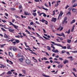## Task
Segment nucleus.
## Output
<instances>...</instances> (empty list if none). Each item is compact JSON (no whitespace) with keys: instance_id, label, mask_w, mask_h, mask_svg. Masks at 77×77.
Masks as SVG:
<instances>
[{"instance_id":"7c9ffc66","label":"nucleus","mask_w":77,"mask_h":77,"mask_svg":"<svg viewBox=\"0 0 77 77\" xmlns=\"http://www.w3.org/2000/svg\"><path fill=\"white\" fill-rule=\"evenodd\" d=\"M5 45H6V44H3V45H1V48H3V47H4V46H5Z\"/></svg>"},{"instance_id":"a878e982","label":"nucleus","mask_w":77,"mask_h":77,"mask_svg":"<svg viewBox=\"0 0 77 77\" xmlns=\"http://www.w3.org/2000/svg\"><path fill=\"white\" fill-rule=\"evenodd\" d=\"M47 49L48 50H49V51H51V48H50V47L49 46H47Z\"/></svg>"},{"instance_id":"de8ad7c7","label":"nucleus","mask_w":77,"mask_h":77,"mask_svg":"<svg viewBox=\"0 0 77 77\" xmlns=\"http://www.w3.org/2000/svg\"><path fill=\"white\" fill-rule=\"evenodd\" d=\"M9 61H10V60H7V63H8L9 64H11V63L9 62Z\"/></svg>"},{"instance_id":"2f4dec72","label":"nucleus","mask_w":77,"mask_h":77,"mask_svg":"<svg viewBox=\"0 0 77 77\" xmlns=\"http://www.w3.org/2000/svg\"><path fill=\"white\" fill-rule=\"evenodd\" d=\"M22 71H23V72L24 73V74H26V71L25 70H22Z\"/></svg>"},{"instance_id":"bb28decb","label":"nucleus","mask_w":77,"mask_h":77,"mask_svg":"<svg viewBox=\"0 0 77 77\" xmlns=\"http://www.w3.org/2000/svg\"><path fill=\"white\" fill-rule=\"evenodd\" d=\"M24 14H25V15H29V13H28V12H25Z\"/></svg>"},{"instance_id":"4c0bfd02","label":"nucleus","mask_w":77,"mask_h":77,"mask_svg":"<svg viewBox=\"0 0 77 77\" xmlns=\"http://www.w3.org/2000/svg\"><path fill=\"white\" fill-rule=\"evenodd\" d=\"M21 8H22V5H20L19 6V9H21Z\"/></svg>"},{"instance_id":"423d86ee","label":"nucleus","mask_w":77,"mask_h":77,"mask_svg":"<svg viewBox=\"0 0 77 77\" xmlns=\"http://www.w3.org/2000/svg\"><path fill=\"white\" fill-rule=\"evenodd\" d=\"M36 34L37 35V36H38V38H41L42 39H44V38H43L41 36H40V35H39L38 33L36 32Z\"/></svg>"},{"instance_id":"79ce46f5","label":"nucleus","mask_w":77,"mask_h":77,"mask_svg":"<svg viewBox=\"0 0 77 77\" xmlns=\"http://www.w3.org/2000/svg\"><path fill=\"white\" fill-rule=\"evenodd\" d=\"M51 47H52V48H53V49H52V50H55V47L53 46H51Z\"/></svg>"},{"instance_id":"052dcab7","label":"nucleus","mask_w":77,"mask_h":77,"mask_svg":"<svg viewBox=\"0 0 77 77\" xmlns=\"http://www.w3.org/2000/svg\"><path fill=\"white\" fill-rule=\"evenodd\" d=\"M35 2H39V0H35Z\"/></svg>"},{"instance_id":"c85d7f7f","label":"nucleus","mask_w":77,"mask_h":77,"mask_svg":"<svg viewBox=\"0 0 77 77\" xmlns=\"http://www.w3.org/2000/svg\"><path fill=\"white\" fill-rule=\"evenodd\" d=\"M43 37L44 38H45V39H47V40H50V39L49 38H48L46 37H45V36H43Z\"/></svg>"},{"instance_id":"6ab92c4d","label":"nucleus","mask_w":77,"mask_h":77,"mask_svg":"<svg viewBox=\"0 0 77 77\" xmlns=\"http://www.w3.org/2000/svg\"><path fill=\"white\" fill-rule=\"evenodd\" d=\"M71 40H69L68 39H67V42L68 43H69V44H70L71 43Z\"/></svg>"},{"instance_id":"2eb2a0df","label":"nucleus","mask_w":77,"mask_h":77,"mask_svg":"<svg viewBox=\"0 0 77 77\" xmlns=\"http://www.w3.org/2000/svg\"><path fill=\"white\" fill-rule=\"evenodd\" d=\"M9 55L10 57H12L13 56V54L11 52H9Z\"/></svg>"},{"instance_id":"6e6d98bb","label":"nucleus","mask_w":77,"mask_h":77,"mask_svg":"<svg viewBox=\"0 0 77 77\" xmlns=\"http://www.w3.org/2000/svg\"><path fill=\"white\" fill-rule=\"evenodd\" d=\"M70 45H69V46H68L67 47V49H70Z\"/></svg>"},{"instance_id":"f8f14e48","label":"nucleus","mask_w":77,"mask_h":77,"mask_svg":"<svg viewBox=\"0 0 77 77\" xmlns=\"http://www.w3.org/2000/svg\"><path fill=\"white\" fill-rule=\"evenodd\" d=\"M13 50L14 51H17V48L14 47L13 48Z\"/></svg>"},{"instance_id":"473e14b6","label":"nucleus","mask_w":77,"mask_h":77,"mask_svg":"<svg viewBox=\"0 0 77 77\" xmlns=\"http://www.w3.org/2000/svg\"><path fill=\"white\" fill-rule=\"evenodd\" d=\"M1 29L2 30V31H3L4 32H6V30H5V29H4V28H1Z\"/></svg>"},{"instance_id":"b1692460","label":"nucleus","mask_w":77,"mask_h":77,"mask_svg":"<svg viewBox=\"0 0 77 77\" xmlns=\"http://www.w3.org/2000/svg\"><path fill=\"white\" fill-rule=\"evenodd\" d=\"M9 32H14V30L12 29H11L9 28L8 29Z\"/></svg>"},{"instance_id":"412c9836","label":"nucleus","mask_w":77,"mask_h":77,"mask_svg":"<svg viewBox=\"0 0 77 77\" xmlns=\"http://www.w3.org/2000/svg\"><path fill=\"white\" fill-rule=\"evenodd\" d=\"M57 63L58 65H59V64L60 63V62L59 61H54L53 63Z\"/></svg>"},{"instance_id":"680f3d73","label":"nucleus","mask_w":77,"mask_h":77,"mask_svg":"<svg viewBox=\"0 0 77 77\" xmlns=\"http://www.w3.org/2000/svg\"><path fill=\"white\" fill-rule=\"evenodd\" d=\"M50 63V62L47 61L45 62V63Z\"/></svg>"},{"instance_id":"e2e57ef3","label":"nucleus","mask_w":77,"mask_h":77,"mask_svg":"<svg viewBox=\"0 0 77 77\" xmlns=\"http://www.w3.org/2000/svg\"><path fill=\"white\" fill-rule=\"evenodd\" d=\"M45 53H46V55H47L48 56H50L49 55V54H48V53H47V52H46Z\"/></svg>"},{"instance_id":"dca6fc26","label":"nucleus","mask_w":77,"mask_h":77,"mask_svg":"<svg viewBox=\"0 0 77 77\" xmlns=\"http://www.w3.org/2000/svg\"><path fill=\"white\" fill-rule=\"evenodd\" d=\"M25 32H27V33L29 34V35H32L30 34V32L29 31H28L27 29L25 31Z\"/></svg>"},{"instance_id":"39448f33","label":"nucleus","mask_w":77,"mask_h":77,"mask_svg":"<svg viewBox=\"0 0 77 77\" xmlns=\"http://www.w3.org/2000/svg\"><path fill=\"white\" fill-rule=\"evenodd\" d=\"M31 62V61H30L28 59H26V63H27V64H30Z\"/></svg>"},{"instance_id":"0eeeda50","label":"nucleus","mask_w":77,"mask_h":77,"mask_svg":"<svg viewBox=\"0 0 77 77\" xmlns=\"http://www.w3.org/2000/svg\"><path fill=\"white\" fill-rule=\"evenodd\" d=\"M66 63H68V60H64V61H63V63H64V64H66Z\"/></svg>"},{"instance_id":"f257e3e1","label":"nucleus","mask_w":77,"mask_h":77,"mask_svg":"<svg viewBox=\"0 0 77 77\" xmlns=\"http://www.w3.org/2000/svg\"><path fill=\"white\" fill-rule=\"evenodd\" d=\"M51 42L54 45H57V46H59V47H61L63 49H66V46H64L63 47L62 45H60V44H56V43L53 42Z\"/></svg>"},{"instance_id":"c03bdc74","label":"nucleus","mask_w":77,"mask_h":77,"mask_svg":"<svg viewBox=\"0 0 77 77\" xmlns=\"http://www.w3.org/2000/svg\"><path fill=\"white\" fill-rule=\"evenodd\" d=\"M20 35H18V36H15V38H20Z\"/></svg>"},{"instance_id":"58836bf2","label":"nucleus","mask_w":77,"mask_h":77,"mask_svg":"<svg viewBox=\"0 0 77 77\" xmlns=\"http://www.w3.org/2000/svg\"><path fill=\"white\" fill-rule=\"evenodd\" d=\"M42 9L45 11H48V9H47V8H42Z\"/></svg>"},{"instance_id":"13d9d810","label":"nucleus","mask_w":77,"mask_h":77,"mask_svg":"<svg viewBox=\"0 0 77 77\" xmlns=\"http://www.w3.org/2000/svg\"><path fill=\"white\" fill-rule=\"evenodd\" d=\"M9 49L10 50H12V47L11 46L10 47Z\"/></svg>"},{"instance_id":"774afa93","label":"nucleus","mask_w":77,"mask_h":77,"mask_svg":"<svg viewBox=\"0 0 77 77\" xmlns=\"http://www.w3.org/2000/svg\"><path fill=\"white\" fill-rule=\"evenodd\" d=\"M75 2V0H72V3H74Z\"/></svg>"},{"instance_id":"0e129e2a","label":"nucleus","mask_w":77,"mask_h":77,"mask_svg":"<svg viewBox=\"0 0 77 77\" xmlns=\"http://www.w3.org/2000/svg\"><path fill=\"white\" fill-rule=\"evenodd\" d=\"M69 6L68 5H67L65 7V9H67L68 8H69Z\"/></svg>"},{"instance_id":"603ef678","label":"nucleus","mask_w":77,"mask_h":77,"mask_svg":"<svg viewBox=\"0 0 77 77\" xmlns=\"http://www.w3.org/2000/svg\"><path fill=\"white\" fill-rule=\"evenodd\" d=\"M59 59L60 60H62V61L63 60V58H62V57H60L59 58Z\"/></svg>"},{"instance_id":"37998d69","label":"nucleus","mask_w":77,"mask_h":77,"mask_svg":"<svg viewBox=\"0 0 77 77\" xmlns=\"http://www.w3.org/2000/svg\"><path fill=\"white\" fill-rule=\"evenodd\" d=\"M23 33V36H27V35H26V34L23 32L22 33Z\"/></svg>"},{"instance_id":"4468645a","label":"nucleus","mask_w":77,"mask_h":77,"mask_svg":"<svg viewBox=\"0 0 77 77\" xmlns=\"http://www.w3.org/2000/svg\"><path fill=\"white\" fill-rule=\"evenodd\" d=\"M63 14V12L62 13V11H60V14H59V17L60 16L61 17H62Z\"/></svg>"},{"instance_id":"c756f323","label":"nucleus","mask_w":77,"mask_h":77,"mask_svg":"<svg viewBox=\"0 0 77 77\" xmlns=\"http://www.w3.org/2000/svg\"><path fill=\"white\" fill-rule=\"evenodd\" d=\"M42 75H43V76H44V77H50L49 76H48V75H46L45 74H43Z\"/></svg>"},{"instance_id":"4be33fe9","label":"nucleus","mask_w":77,"mask_h":77,"mask_svg":"<svg viewBox=\"0 0 77 77\" xmlns=\"http://www.w3.org/2000/svg\"><path fill=\"white\" fill-rule=\"evenodd\" d=\"M14 40V41H15L16 42H17V44H18V43H19L20 42V41H19V40H18L15 39Z\"/></svg>"},{"instance_id":"ea45409f","label":"nucleus","mask_w":77,"mask_h":77,"mask_svg":"<svg viewBox=\"0 0 77 77\" xmlns=\"http://www.w3.org/2000/svg\"><path fill=\"white\" fill-rule=\"evenodd\" d=\"M17 56L18 57H20L21 56V54L20 53H18Z\"/></svg>"},{"instance_id":"72a5a7b5","label":"nucleus","mask_w":77,"mask_h":77,"mask_svg":"<svg viewBox=\"0 0 77 77\" xmlns=\"http://www.w3.org/2000/svg\"><path fill=\"white\" fill-rule=\"evenodd\" d=\"M73 71H74L75 72H77V70H76V69L75 68H73L72 69Z\"/></svg>"},{"instance_id":"a211bd4d","label":"nucleus","mask_w":77,"mask_h":77,"mask_svg":"<svg viewBox=\"0 0 77 77\" xmlns=\"http://www.w3.org/2000/svg\"><path fill=\"white\" fill-rule=\"evenodd\" d=\"M75 22V20H73L72 21H71V22L70 24H72L73 23H74Z\"/></svg>"},{"instance_id":"bf43d9fd","label":"nucleus","mask_w":77,"mask_h":77,"mask_svg":"<svg viewBox=\"0 0 77 77\" xmlns=\"http://www.w3.org/2000/svg\"><path fill=\"white\" fill-rule=\"evenodd\" d=\"M61 27L62 26H60V27H59V28L57 29V30H59V29H60Z\"/></svg>"},{"instance_id":"7ed1b4c3","label":"nucleus","mask_w":77,"mask_h":77,"mask_svg":"<svg viewBox=\"0 0 77 77\" xmlns=\"http://www.w3.org/2000/svg\"><path fill=\"white\" fill-rule=\"evenodd\" d=\"M60 35L59 34H57V35H58V36H63V38H65V34H64V33H62Z\"/></svg>"},{"instance_id":"a18cd8bd","label":"nucleus","mask_w":77,"mask_h":77,"mask_svg":"<svg viewBox=\"0 0 77 77\" xmlns=\"http://www.w3.org/2000/svg\"><path fill=\"white\" fill-rule=\"evenodd\" d=\"M34 24V23H33V22H31L30 23V25H33Z\"/></svg>"},{"instance_id":"864d4df0","label":"nucleus","mask_w":77,"mask_h":77,"mask_svg":"<svg viewBox=\"0 0 77 77\" xmlns=\"http://www.w3.org/2000/svg\"><path fill=\"white\" fill-rule=\"evenodd\" d=\"M29 36H31V37H32V38H33V39H36V38L35 37H34L33 36H32V35H29Z\"/></svg>"},{"instance_id":"3c124183","label":"nucleus","mask_w":77,"mask_h":77,"mask_svg":"<svg viewBox=\"0 0 77 77\" xmlns=\"http://www.w3.org/2000/svg\"><path fill=\"white\" fill-rule=\"evenodd\" d=\"M0 65L1 66H2V68H5V67H6V66H4V65L3 64H0Z\"/></svg>"},{"instance_id":"20e7f679","label":"nucleus","mask_w":77,"mask_h":77,"mask_svg":"<svg viewBox=\"0 0 77 77\" xmlns=\"http://www.w3.org/2000/svg\"><path fill=\"white\" fill-rule=\"evenodd\" d=\"M56 20H57V19L56 18L53 17L52 18L51 20V21L52 22H54V23H56Z\"/></svg>"},{"instance_id":"8fccbe9b","label":"nucleus","mask_w":77,"mask_h":77,"mask_svg":"<svg viewBox=\"0 0 77 77\" xmlns=\"http://www.w3.org/2000/svg\"><path fill=\"white\" fill-rule=\"evenodd\" d=\"M35 23H36V24H39V25H40V23H39V22H38V21H36V22H35Z\"/></svg>"},{"instance_id":"cd10ccee","label":"nucleus","mask_w":77,"mask_h":77,"mask_svg":"<svg viewBox=\"0 0 77 77\" xmlns=\"http://www.w3.org/2000/svg\"><path fill=\"white\" fill-rule=\"evenodd\" d=\"M76 11V9L75 8H73L72 9V11L73 12H74L75 13L76 12L75 11Z\"/></svg>"},{"instance_id":"5fc2aeb1","label":"nucleus","mask_w":77,"mask_h":77,"mask_svg":"<svg viewBox=\"0 0 77 77\" xmlns=\"http://www.w3.org/2000/svg\"><path fill=\"white\" fill-rule=\"evenodd\" d=\"M11 11H15V9L14 8H11Z\"/></svg>"},{"instance_id":"9b49d317","label":"nucleus","mask_w":77,"mask_h":77,"mask_svg":"<svg viewBox=\"0 0 77 77\" xmlns=\"http://www.w3.org/2000/svg\"><path fill=\"white\" fill-rule=\"evenodd\" d=\"M12 72L11 71H8L7 73V75H11L12 74Z\"/></svg>"},{"instance_id":"1a4fd4ad","label":"nucleus","mask_w":77,"mask_h":77,"mask_svg":"<svg viewBox=\"0 0 77 77\" xmlns=\"http://www.w3.org/2000/svg\"><path fill=\"white\" fill-rule=\"evenodd\" d=\"M8 36H9L8 35H7L6 34H5L4 35V37L5 38H8V39H9V37H8Z\"/></svg>"},{"instance_id":"ddd939ff","label":"nucleus","mask_w":77,"mask_h":77,"mask_svg":"<svg viewBox=\"0 0 77 77\" xmlns=\"http://www.w3.org/2000/svg\"><path fill=\"white\" fill-rule=\"evenodd\" d=\"M74 28H75V26L73 25V26L72 27V29L71 30V32L74 31Z\"/></svg>"},{"instance_id":"f3484780","label":"nucleus","mask_w":77,"mask_h":77,"mask_svg":"<svg viewBox=\"0 0 77 77\" xmlns=\"http://www.w3.org/2000/svg\"><path fill=\"white\" fill-rule=\"evenodd\" d=\"M57 67L59 68H62L63 67V66L62 65L60 64L57 66Z\"/></svg>"},{"instance_id":"9d476101","label":"nucleus","mask_w":77,"mask_h":77,"mask_svg":"<svg viewBox=\"0 0 77 77\" xmlns=\"http://www.w3.org/2000/svg\"><path fill=\"white\" fill-rule=\"evenodd\" d=\"M28 50H29V51H31V53H32L33 54H35V55H37V54L36 53H35L34 52H33V51H32V50L28 48Z\"/></svg>"},{"instance_id":"69168bd1","label":"nucleus","mask_w":77,"mask_h":77,"mask_svg":"<svg viewBox=\"0 0 77 77\" xmlns=\"http://www.w3.org/2000/svg\"><path fill=\"white\" fill-rule=\"evenodd\" d=\"M9 63H10V64L11 63V64H13V62H12L10 60L9 61Z\"/></svg>"},{"instance_id":"49530a36","label":"nucleus","mask_w":77,"mask_h":77,"mask_svg":"<svg viewBox=\"0 0 77 77\" xmlns=\"http://www.w3.org/2000/svg\"><path fill=\"white\" fill-rule=\"evenodd\" d=\"M72 74H73L74 75V76H75V77H77V76H76V75H75V73H74V72H72Z\"/></svg>"},{"instance_id":"5701e85b","label":"nucleus","mask_w":77,"mask_h":77,"mask_svg":"<svg viewBox=\"0 0 77 77\" xmlns=\"http://www.w3.org/2000/svg\"><path fill=\"white\" fill-rule=\"evenodd\" d=\"M76 6H77V4L75 3L72 5V8H75V7H76Z\"/></svg>"},{"instance_id":"aec40b11","label":"nucleus","mask_w":77,"mask_h":77,"mask_svg":"<svg viewBox=\"0 0 77 77\" xmlns=\"http://www.w3.org/2000/svg\"><path fill=\"white\" fill-rule=\"evenodd\" d=\"M19 60L20 61V62H23V60H24V59L23 58H20L19 59Z\"/></svg>"},{"instance_id":"393cba45","label":"nucleus","mask_w":77,"mask_h":77,"mask_svg":"<svg viewBox=\"0 0 77 77\" xmlns=\"http://www.w3.org/2000/svg\"><path fill=\"white\" fill-rule=\"evenodd\" d=\"M32 15L35 17H36V15H37L36 14V13H33Z\"/></svg>"},{"instance_id":"e433bc0d","label":"nucleus","mask_w":77,"mask_h":77,"mask_svg":"<svg viewBox=\"0 0 77 77\" xmlns=\"http://www.w3.org/2000/svg\"><path fill=\"white\" fill-rule=\"evenodd\" d=\"M64 53H66V51H65V50H63L61 52V53L62 54Z\"/></svg>"},{"instance_id":"c9c22d12","label":"nucleus","mask_w":77,"mask_h":77,"mask_svg":"<svg viewBox=\"0 0 77 77\" xmlns=\"http://www.w3.org/2000/svg\"><path fill=\"white\" fill-rule=\"evenodd\" d=\"M43 17H47V15L45 14L44 13H43Z\"/></svg>"},{"instance_id":"f704fd0d","label":"nucleus","mask_w":77,"mask_h":77,"mask_svg":"<svg viewBox=\"0 0 77 77\" xmlns=\"http://www.w3.org/2000/svg\"><path fill=\"white\" fill-rule=\"evenodd\" d=\"M44 5L45 6L47 7V8H48V7H49V6H48V5L47 4V3L45 4Z\"/></svg>"},{"instance_id":"09e8293b","label":"nucleus","mask_w":77,"mask_h":77,"mask_svg":"<svg viewBox=\"0 0 77 77\" xmlns=\"http://www.w3.org/2000/svg\"><path fill=\"white\" fill-rule=\"evenodd\" d=\"M2 21V22H3V23H6V20H1Z\"/></svg>"},{"instance_id":"6e6552de","label":"nucleus","mask_w":77,"mask_h":77,"mask_svg":"<svg viewBox=\"0 0 77 77\" xmlns=\"http://www.w3.org/2000/svg\"><path fill=\"white\" fill-rule=\"evenodd\" d=\"M52 51L53 52H54L55 53H58V52H59V51H58V50L57 49H55V50H52Z\"/></svg>"},{"instance_id":"f03ea898","label":"nucleus","mask_w":77,"mask_h":77,"mask_svg":"<svg viewBox=\"0 0 77 77\" xmlns=\"http://www.w3.org/2000/svg\"><path fill=\"white\" fill-rule=\"evenodd\" d=\"M9 23H10V25L12 26H14V27L15 28V29H16L17 30H18V26H17L15 25L13 23H12V22H9Z\"/></svg>"},{"instance_id":"a19ab883","label":"nucleus","mask_w":77,"mask_h":77,"mask_svg":"<svg viewBox=\"0 0 77 77\" xmlns=\"http://www.w3.org/2000/svg\"><path fill=\"white\" fill-rule=\"evenodd\" d=\"M71 14V12L70 11L68 13H67V15H70Z\"/></svg>"},{"instance_id":"338daca9","label":"nucleus","mask_w":77,"mask_h":77,"mask_svg":"<svg viewBox=\"0 0 77 77\" xmlns=\"http://www.w3.org/2000/svg\"><path fill=\"white\" fill-rule=\"evenodd\" d=\"M45 21V20H44V19H42V23H44Z\"/></svg>"},{"instance_id":"4d7b16f0","label":"nucleus","mask_w":77,"mask_h":77,"mask_svg":"<svg viewBox=\"0 0 77 77\" xmlns=\"http://www.w3.org/2000/svg\"><path fill=\"white\" fill-rule=\"evenodd\" d=\"M56 40L57 42H60V41H59V40L58 39H57Z\"/></svg>"}]
</instances>
